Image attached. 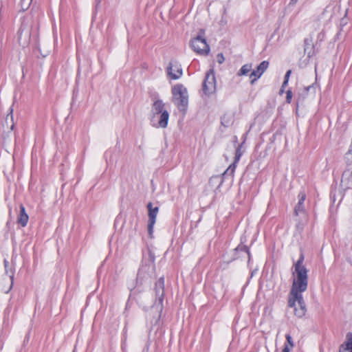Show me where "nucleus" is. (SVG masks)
Listing matches in <instances>:
<instances>
[{
  "mask_svg": "<svg viewBox=\"0 0 352 352\" xmlns=\"http://www.w3.org/2000/svg\"><path fill=\"white\" fill-rule=\"evenodd\" d=\"M303 261L304 256L301 254L294 264V279L288 298V306L294 307V314L298 318L304 316L307 311L302 293L307 289L308 271L302 264Z\"/></svg>",
  "mask_w": 352,
  "mask_h": 352,
  "instance_id": "1",
  "label": "nucleus"
},
{
  "mask_svg": "<svg viewBox=\"0 0 352 352\" xmlns=\"http://www.w3.org/2000/svg\"><path fill=\"white\" fill-rule=\"evenodd\" d=\"M169 113L165 109V104L160 99L153 100L151 111V123L155 128L167 127Z\"/></svg>",
  "mask_w": 352,
  "mask_h": 352,
  "instance_id": "2",
  "label": "nucleus"
},
{
  "mask_svg": "<svg viewBox=\"0 0 352 352\" xmlns=\"http://www.w3.org/2000/svg\"><path fill=\"white\" fill-rule=\"evenodd\" d=\"M172 101L183 114L186 113L188 105V93L187 89L182 84H177L173 87Z\"/></svg>",
  "mask_w": 352,
  "mask_h": 352,
  "instance_id": "3",
  "label": "nucleus"
},
{
  "mask_svg": "<svg viewBox=\"0 0 352 352\" xmlns=\"http://www.w3.org/2000/svg\"><path fill=\"white\" fill-rule=\"evenodd\" d=\"M190 47L194 52L200 55L206 56L210 52V47L206 39L200 35L191 40Z\"/></svg>",
  "mask_w": 352,
  "mask_h": 352,
  "instance_id": "4",
  "label": "nucleus"
},
{
  "mask_svg": "<svg viewBox=\"0 0 352 352\" xmlns=\"http://www.w3.org/2000/svg\"><path fill=\"white\" fill-rule=\"evenodd\" d=\"M155 302L154 307L162 312L163 308V300L164 296V278L161 277L156 282L155 286Z\"/></svg>",
  "mask_w": 352,
  "mask_h": 352,
  "instance_id": "5",
  "label": "nucleus"
},
{
  "mask_svg": "<svg viewBox=\"0 0 352 352\" xmlns=\"http://www.w3.org/2000/svg\"><path fill=\"white\" fill-rule=\"evenodd\" d=\"M202 89L204 93L207 96H210L215 91L216 80L212 70H210L206 74Z\"/></svg>",
  "mask_w": 352,
  "mask_h": 352,
  "instance_id": "6",
  "label": "nucleus"
},
{
  "mask_svg": "<svg viewBox=\"0 0 352 352\" xmlns=\"http://www.w3.org/2000/svg\"><path fill=\"white\" fill-rule=\"evenodd\" d=\"M167 73L172 79H179L183 73L181 65L176 61H170L167 67Z\"/></svg>",
  "mask_w": 352,
  "mask_h": 352,
  "instance_id": "7",
  "label": "nucleus"
},
{
  "mask_svg": "<svg viewBox=\"0 0 352 352\" xmlns=\"http://www.w3.org/2000/svg\"><path fill=\"white\" fill-rule=\"evenodd\" d=\"M269 66V63L266 60L262 61L250 74V83L254 84L261 75L265 72Z\"/></svg>",
  "mask_w": 352,
  "mask_h": 352,
  "instance_id": "8",
  "label": "nucleus"
},
{
  "mask_svg": "<svg viewBox=\"0 0 352 352\" xmlns=\"http://www.w3.org/2000/svg\"><path fill=\"white\" fill-rule=\"evenodd\" d=\"M242 155V151L240 146H238L236 149L235 157L234 162L230 165V166L225 170L223 174V176L225 177L226 175H230L231 177L233 176V174L235 171L236 164L239 161Z\"/></svg>",
  "mask_w": 352,
  "mask_h": 352,
  "instance_id": "9",
  "label": "nucleus"
},
{
  "mask_svg": "<svg viewBox=\"0 0 352 352\" xmlns=\"http://www.w3.org/2000/svg\"><path fill=\"white\" fill-rule=\"evenodd\" d=\"M29 217L23 204L20 205V212L17 217V223L21 227H25L28 224Z\"/></svg>",
  "mask_w": 352,
  "mask_h": 352,
  "instance_id": "10",
  "label": "nucleus"
},
{
  "mask_svg": "<svg viewBox=\"0 0 352 352\" xmlns=\"http://www.w3.org/2000/svg\"><path fill=\"white\" fill-rule=\"evenodd\" d=\"M341 182L346 188H352V169L347 168L342 174Z\"/></svg>",
  "mask_w": 352,
  "mask_h": 352,
  "instance_id": "11",
  "label": "nucleus"
},
{
  "mask_svg": "<svg viewBox=\"0 0 352 352\" xmlns=\"http://www.w3.org/2000/svg\"><path fill=\"white\" fill-rule=\"evenodd\" d=\"M346 342L340 346L339 352H352V333H346Z\"/></svg>",
  "mask_w": 352,
  "mask_h": 352,
  "instance_id": "12",
  "label": "nucleus"
},
{
  "mask_svg": "<svg viewBox=\"0 0 352 352\" xmlns=\"http://www.w3.org/2000/svg\"><path fill=\"white\" fill-rule=\"evenodd\" d=\"M306 195L304 192H300L298 195V202L294 209V212L296 215L305 211L303 204Z\"/></svg>",
  "mask_w": 352,
  "mask_h": 352,
  "instance_id": "13",
  "label": "nucleus"
},
{
  "mask_svg": "<svg viewBox=\"0 0 352 352\" xmlns=\"http://www.w3.org/2000/svg\"><path fill=\"white\" fill-rule=\"evenodd\" d=\"M147 208L148 210V221L155 222L156 217L159 211V208L157 206L153 207V204L149 202L147 204Z\"/></svg>",
  "mask_w": 352,
  "mask_h": 352,
  "instance_id": "14",
  "label": "nucleus"
},
{
  "mask_svg": "<svg viewBox=\"0 0 352 352\" xmlns=\"http://www.w3.org/2000/svg\"><path fill=\"white\" fill-rule=\"evenodd\" d=\"M59 13H60V24L65 23V15H66V2L65 0H60V7H59Z\"/></svg>",
  "mask_w": 352,
  "mask_h": 352,
  "instance_id": "15",
  "label": "nucleus"
},
{
  "mask_svg": "<svg viewBox=\"0 0 352 352\" xmlns=\"http://www.w3.org/2000/svg\"><path fill=\"white\" fill-rule=\"evenodd\" d=\"M252 70V64H245L239 70L237 75L239 76L248 74Z\"/></svg>",
  "mask_w": 352,
  "mask_h": 352,
  "instance_id": "16",
  "label": "nucleus"
},
{
  "mask_svg": "<svg viewBox=\"0 0 352 352\" xmlns=\"http://www.w3.org/2000/svg\"><path fill=\"white\" fill-rule=\"evenodd\" d=\"M345 160L348 168H350V166H352V149L350 148L346 153Z\"/></svg>",
  "mask_w": 352,
  "mask_h": 352,
  "instance_id": "17",
  "label": "nucleus"
},
{
  "mask_svg": "<svg viewBox=\"0 0 352 352\" xmlns=\"http://www.w3.org/2000/svg\"><path fill=\"white\" fill-rule=\"evenodd\" d=\"M32 0H21L20 5L23 11L28 9Z\"/></svg>",
  "mask_w": 352,
  "mask_h": 352,
  "instance_id": "18",
  "label": "nucleus"
},
{
  "mask_svg": "<svg viewBox=\"0 0 352 352\" xmlns=\"http://www.w3.org/2000/svg\"><path fill=\"white\" fill-rule=\"evenodd\" d=\"M23 30L20 29L18 32V41L21 45H22L23 47H25L28 44V41L22 42V35H23Z\"/></svg>",
  "mask_w": 352,
  "mask_h": 352,
  "instance_id": "19",
  "label": "nucleus"
},
{
  "mask_svg": "<svg viewBox=\"0 0 352 352\" xmlns=\"http://www.w3.org/2000/svg\"><path fill=\"white\" fill-rule=\"evenodd\" d=\"M227 115H224L221 118V124L226 127H228L230 125L232 120V117H230V119L229 120H227Z\"/></svg>",
  "mask_w": 352,
  "mask_h": 352,
  "instance_id": "20",
  "label": "nucleus"
},
{
  "mask_svg": "<svg viewBox=\"0 0 352 352\" xmlns=\"http://www.w3.org/2000/svg\"><path fill=\"white\" fill-rule=\"evenodd\" d=\"M314 86H312V85L307 86V87H305L302 92L300 94V96L302 97V98L303 99L309 91L314 90Z\"/></svg>",
  "mask_w": 352,
  "mask_h": 352,
  "instance_id": "21",
  "label": "nucleus"
},
{
  "mask_svg": "<svg viewBox=\"0 0 352 352\" xmlns=\"http://www.w3.org/2000/svg\"><path fill=\"white\" fill-rule=\"evenodd\" d=\"M155 222L148 221V233L151 238L153 237V226Z\"/></svg>",
  "mask_w": 352,
  "mask_h": 352,
  "instance_id": "22",
  "label": "nucleus"
},
{
  "mask_svg": "<svg viewBox=\"0 0 352 352\" xmlns=\"http://www.w3.org/2000/svg\"><path fill=\"white\" fill-rule=\"evenodd\" d=\"M5 269H6V273L10 276V278L11 279V287H12V284H13V280H14V272H12L11 268L10 270L8 269V267L5 268Z\"/></svg>",
  "mask_w": 352,
  "mask_h": 352,
  "instance_id": "23",
  "label": "nucleus"
},
{
  "mask_svg": "<svg viewBox=\"0 0 352 352\" xmlns=\"http://www.w3.org/2000/svg\"><path fill=\"white\" fill-rule=\"evenodd\" d=\"M287 342L288 343V346H290V348H293L294 346V342L292 336L289 334H287L285 336Z\"/></svg>",
  "mask_w": 352,
  "mask_h": 352,
  "instance_id": "24",
  "label": "nucleus"
},
{
  "mask_svg": "<svg viewBox=\"0 0 352 352\" xmlns=\"http://www.w3.org/2000/svg\"><path fill=\"white\" fill-rule=\"evenodd\" d=\"M287 96H286V101L288 103H290L291 101H292V92L291 90H288L286 93Z\"/></svg>",
  "mask_w": 352,
  "mask_h": 352,
  "instance_id": "25",
  "label": "nucleus"
},
{
  "mask_svg": "<svg viewBox=\"0 0 352 352\" xmlns=\"http://www.w3.org/2000/svg\"><path fill=\"white\" fill-rule=\"evenodd\" d=\"M224 60H225V58H224L223 54L220 53V54H217V60L219 64L223 63Z\"/></svg>",
  "mask_w": 352,
  "mask_h": 352,
  "instance_id": "26",
  "label": "nucleus"
},
{
  "mask_svg": "<svg viewBox=\"0 0 352 352\" xmlns=\"http://www.w3.org/2000/svg\"><path fill=\"white\" fill-rule=\"evenodd\" d=\"M291 73H292V71L291 70H288L285 75V77H284V80H288L289 81V76L291 75Z\"/></svg>",
  "mask_w": 352,
  "mask_h": 352,
  "instance_id": "27",
  "label": "nucleus"
},
{
  "mask_svg": "<svg viewBox=\"0 0 352 352\" xmlns=\"http://www.w3.org/2000/svg\"><path fill=\"white\" fill-rule=\"evenodd\" d=\"M241 249L243 250V251H245L248 254V256L250 257V254L249 252V248L247 246L244 245V246L241 247Z\"/></svg>",
  "mask_w": 352,
  "mask_h": 352,
  "instance_id": "28",
  "label": "nucleus"
},
{
  "mask_svg": "<svg viewBox=\"0 0 352 352\" xmlns=\"http://www.w3.org/2000/svg\"><path fill=\"white\" fill-rule=\"evenodd\" d=\"M292 349V348H290L289 346L285 345L283 349V352H290Z\"/></svg>",
  "mask_w": 352,
  "mask_h": 352,
  "instance_id": "29",
  "label": "nucleus"
},
{
  "mask_svg": "<svg viewBox=\"0 0 352 352\" xmlns=\"http://www.w3.org/2000/svg\"><path fill=\"white\" fill-rule=\"evenodd\" d=\"M310 44L309 43V41L307 39H305V52H307V51L308 50V45H309Z\"/></svg>",
  "mask_w": 352,
  "mask_h": 352,
  "instance_id": "30",
  "label": "nucleus"
},
{
  "mask_svg": "<svg viewBox=\"0 0 352 352\" xmlns=\"http://www.w3.org/2000/svg\"><path fill=\"white\" fill-rule=\"evenodd\" d=\"M288 80H284L281 87L280 92L283 91L285 87L287 85Z\"/></svg>",
  "mask_w": 352,
  "mask_h": 352,
  "instance_id": "31",
  "label": "nucleus"
},
{
  "mask_svg": "<svg viewBox=\"0 0 352 352\" xmlns=\"http://www.w3.org/2000/svg\"><path fill=\"white\" fill-rule=\"evenodd\" d=\"M58 222H59V226H60L61 224L63 226V224H64V217H60L59 220H58Z\"/></svg>",
  "mask_w": 352,
  "mask_h": 352,
  "instance_id": "32",
  "label": "nucleus"
},
{
  "mask_svg": "<svg viewBox=\"0 0 352 352\" xmlns=\"http://www.w3.org/2000/svg\"><path fill=\"white\" fill-rule=\"evenodd\" d=\"M297 228L301 231L303 229V224L299 223L296 225Z\"/></svg>",
  "mask_w": 352,
  "mask_h": 352,
  "instance_id": "33",
  "label": "nucleus"
},
{
  "mask_svg": "<svg viewBox=\"0 0 352 352\" xmlns=\"http://www.w3.org/2000/svg\"><path fill=\"white\" fill-rule=\"evenodd\" d=\"M12 112H13V109H12V107H10V113L8 114V116H10L12 120Z\"/></svg>",
  "mask_w": 352,
  "mask_h": 352,
  "instance_id": "34",
  "label": "nucleus"
},
{
  "mask_svg": "<svg viewBox=\"0 0 352 352\" xmlns=\"http://www.w3.org/2000/svg\"><path fill=\"white\" fill-rule=\"evenodd\" d=\"M4 266H5V268H7L9 267V263L6 260H4Z\"/></svg>",
  "mask_w": 352,
  "mask_h": 352,
  "instance_id": "35",
  "label": "nucleus"
},
{
  "mask_svg": "<svg viewBox=\"0 0 352 352\" xmlns=\"http://www.w3.org/2000/svg\"><path fill=\"white\" fill-rule=\"evenodd\" d=\"M30 33L27 32L26 34H25V36H27L28 38H30Z\"/></svg>",
  "mask_w": 352,
  "mask_h": 352,
  "instance_id": "36",
  "label": "nucleus"
},
{
  "mask_svg": "<svg viewBox=\"0 0 352 352\" xmlns=\"http://www.w3.org/2000/svg\"><path fill=\"white\" fill-rule=\"evenodd\" d=\"M307 54H308V56H309V57H310V56H311V50H310L309 52H307Z\"/></svg>",
  "mask_w": 352,
  "mask_h": 352,
  "instance_id": "37",
  "label": "nucleus"
},
{
  "mask_svg": "<svg viewBox=\"0 0 352 352\" xmlns=\"http://www.w3.org/2000/svg\"><path fill=\"white\" fill-rule=\"evenodd\" d=\"M160 314L158 316L157 320L160 319Z\"/></svg>",
  "mask_w": 352,
  "mask_h": 352,
  "instance_id": "38",
  "label": "nucleus"
},
{
  "mask_svg": "<svg viewBox=\"0 0 352 352\" xmlns=\"http://www.w3.org/2000/svg\"><path fill=\"white\" fill-rule=\"evenodd\" d=\"M292 1H295V2H296L298 0H292Z\"/></svg>",
  "mask_w": 352,
  "mask_h": 352,
  "instance_id": "39",
  "label": "nucleus"
}]
</instances>
